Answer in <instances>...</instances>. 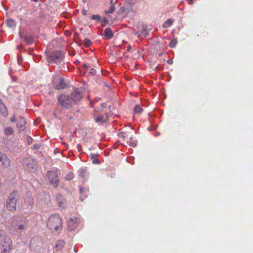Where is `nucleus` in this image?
Here are the masks:
<instances>
[{"label": "nucleus", "instance_id": "2", "mask_svg": "<svg viewBox=\"0 0 253 253\" xmlns=\"http://www.w3.org/2000/svg\"><path fill=\"white\" fill-rule=\"evenodd\" d=\"M18 198V194L16 191H13L9 194L6 202V208L8 211H16Z\"/></svg>", "mask_w": 253, "mask_h": 253}, {"label": "nucleus", "instance_id": "18", "mask_svg": "<svg viewBox=\"0 0 253 253\" xmlns=\"http://www.w3.org/2000/svg\"><path fill=\"white\" fill-rule=\"evenodd\" d=\"M6 23L7 26L11 28H14L16 25V22L12 18L7 19Z\"/></svg>", "mask_w": 253, "mask_h": 253}, {"label": "nucleus", "instance_id": "17", "mask_svg": "<svg viewBox=\"0 0 253 253\" xmlns=\"http://www.w3.org/2000/svg\"><path fill=\"white\" fill-rule=\"evenodd\" d=\"M143 111V108L139 104L135 105L133 109V113L134 114H140L142 113Z\"/></svg>", "mask_w": 253, "mask_h": 253}, {"label": "nucleus", "instance_id": "12", "mask_svg": "<svg viewBox=\"0 0 253 253\" xmlns=\"http://www.w3.org/2000/svg\"><path fill=\"white\" fill-rule=\"evenodd\" d=\"M78 225V219L77 218H71L68 221V226L71 230L77 227Z\"/></svg>", "mask_w": 253, "mask_h": 253}, {"label": "nucleus", "instance_id": "37", "mask_svg": "<svg viewBox=\"0 0 253 253\" xmlns=\"http://www.w3.org/2000/svg\"><path fill=\"white\" fill-rule=\"evenodd\" d=\"M29 204L31 206H32L34 204V201L32 198H30L29 199Z\"/></svg>", "mask_w": 253, "mask_h": 253}, {"label": "nucleus", "instance_id": "1", "mask_svg": "<svg viewBox=\"0 0 253 253\" xmlns=\"http://www.w3.org/2000/svg\"><path fill=\"white\" fill-rule=\"evenodd\" d=\"M48 228L53 233H59L62 228V220L58 214L51 215L46 222Z\"/></svg>", "mask_w": 253, "mask_h": 253}, {"label": "nucleus", "instance_id": "43", "mask_svg": "<svg viewBox=\"0 0 253 253\" xmlns=\"http://www.w3.org/2000/svg\"><path fill=\"white\" fill-rule=\"evenodd\" d=\"M32 138L31 137H29L28 138V142H29L30 141L32 140Z\"/></svg>", "mask_w": 253, "mask_h": 253}, {"label": "nucleus", "instance_id": "14", "mask_svg": "<svg viewBox=\"0 0 253 253\" xmlns=\"http://www.w3.org/2000/svg\"><path fill=\"white\" fill-rule=\"evenodd\" d=\"M107 114L106 113H104L103 114H99L98 116L95 119V122L97 123H103L107 121Z\"/></svg>", "mask_w": 253, "mask_h": 253}, {"label": "nucleus", "instance_id": "19", "mask_svg": "<svg viewBox=\"0 0 253 253\" xmlns=\"http://www.w3.org/2000/svg\"><path fill=\"white\" fill-rule=\"evenodd\" d=\"M65 245V242L63 240H58L55 245V248L57 250H60L62 249Z\"/></svg>", "mask_w": 253, "mask_h": 253}, {"label": "nucleus", "instance_id": "33", "mask_svg": "<svg viewBox=\"0 0 253 253\" xmlns=\"http://www.w3.org/2000/svg\"><path fill=\"white\" fill-rule=\"evenodd\" d=\"M40 147H41V145L37 143V144H35L33 146V148L34 150H38L40 149Z\"/></svg>", "mask_w": 253, "mask_h": 253}, {"label": "nucleus", "instance_id": "20", "mask_svg": "<svg viewBox=\"0 0 253 253\" xmlns=\"http://www.w3.org/2000/svg\"><path fill=\"white\" fill-rule=\"evenodd\" d=\"M4 134L6 135H11L13 132L14 130L12 127H6L4 129Z\"/></svg>", "mask_w": 253, "mask_h": 253}, {"label": "nucleus", "instance_id": "13", "mask_svg": "<svg viewBox=\"0 0 253 253\" xmlns=\"http://www.w3.org/2000/svg\"><path fill=\"white\" fill-rule=\"evenodd\" d=\"M26 121L23 118H20L18 121L17 127L20 131H23L26 129Z\"/></svg>", "mask_w": 253, "mask_h": 253}, {"label": "nucleus", "instance_id": "4", "mask_svg": "<svg viewBox=\"0 0 253 253\" xmlns=\"http://www.w3.org/2000/svg\"><path fill=\"white\" fill-rule=\"evenodd\" d=\"M57 100L61 106L65 108L69 109L72 107V101L68 95L61 94L58 96Z\"/></svg>", "mask_w": 253, "mask_h": 253}, {"label": "nucleus", "instance_id": "34", "mask_svg": "<svg viewBox=\"0 0 253 253\" xmlns=\"http://www.w3.org/2000/svg\"><path fill=\"white\" fill-rule=\"evenodd\" d=\"M92 163L94 164H99L100 163V161L96 158L92 159Z\"/></svg>", "mask_w": 253, "mask_h": 253}, {"label": "nucleus", "instance_id": "35", "mask_svg": "<svg viewBox=\"0 0 253 253\" xmlns=\"http://www.w3.org/2000/svg\"><path fill=\"white\" fill-rule=\"evenodd\" d=\"M90 156L91 159L92 160V159H94L95 157H97L98 156V154H95V153H91L90 154Z\"/></svg>", "mask_w": 253, "mask_h": 253}, {"label": "nucleus", "instance_id": "7", "mask_svg": "<svg viewBox=\"0 0 253 253\" xmlns=\"http://www.w3.org/2000/svg\"><path fill=\"white\" fill-rule=\"evenodd\" d=\"M47 176L51 184H53L55 187L57 186V183L59 182L58 179L57 173L54 171H49L47 173Z\"/></svg>", "mask_w": 253, "mask_h": 253}, {"label": "nucleus", "instance_id": "38", "mask_svg": "<svg viewBox=\"0 0 253 253\" xmlns=\"http://www.w3.org/2000/svg\"><path fill=\"white\" fill-rule=\"evenodd\" d=\"M15 121H16L15 117V116H13L12 117V118H11V119H10V122H14Z\"/></svg>", "mask_w": 253, "mask_h": 253}, {"label": "nucleus", "instance_id": "48", "mask_svg": "<svg viewBox=\"0 0 253 253\" xmlns=\"http://www.w3.org/2000/svg\"><path fill=\"white\" fill-rule=\"evenodd\" d=\"M34 1H37L38 0H33Z\"/></svg>", "mask_w": 253, "mask_h": 253}, {"label": "nucleus", "instance_id": "5", "mask_svg": "<svg viewBox=\"0 0 253 253\" xmlns=\"http://www.w3.org/2000/svg\"><path fill=\"white\" fill-rule=\"evenodd\" d=\"M0 245L2 247L13 246L12 240L10 238L7 236L5 232L2 230H0Z\"/></svg>", "mask_w": 253, "mask_h": 253}, {"label": "nucleus", "instance_id": "22", "mask_svg": "<svg viewBox=\"0 0 253 253\" xmlns=\"http://www.w3.org/2000/svg\"><path fill=\"white\" fill-rule=\"evenodd\" d=\"M173 23V21L171 19H168L163 24L164 28H168L171 26Z\"/></svg>", "mask_w": 253, "mask_h": 253}, {"label": "nucleus", "instance_id": "32", "mask_svg": "<svg viewBox=\"0 0 253 253\" xmlns=\"http://www.w3.org/2000/svg\"><path fill=\"white\" fill-rule=\"evenodd\" d=\"M88 74L90 76H94L96 74V71L94 68H91Z\"/></svg>", "mask_w": 253, "mask_h": 253}, {"label": "nucleus", "instance_id": "31", "mask_svg": "<svg viewBox=\"0 0 253 253\" xmlns=\"http://www.w3.org/2000/svg\"><path fill=\"white\" fill-rule=\"evenodd\" d=\"M83 66L84 68V72H86L88 68L90 67V65L88 63H84Z\"/></svg>", "mask_w": 253, "mask_h": 253}, {"label": "nucleus", "instance_id": "45", "mask_svg": "<svg viewBox=\"0 0 253 253\" xmlns=\"http://www.w3.org/2000/svg\"><path fill=\"white\" fill-rule=\"evenodd\" d=\"M86 0H83V2L84 3L86 2Z\"/></svg>", "mask_w": 253, "mask_h": 253}, {"label": "nucleus", "instance_id": "26", "mask_svg": "<svg viewBox=\"0 0 253 253\" xmlns=\"http://www.w3.org/2000/svg\"><path fill=\"white\" fill-rule=\"evenodd\" d=\"M3 249L0 253H9L10 251L13 249V246L2 247Z\"/></svg>", "mask_w": 253, "mask_h": 253}, {"label": "nucleus", "instance_id": "39", "mask_svg": "<svg viewBox=\"0 0 253 253\" xmlns=\"http://www.w3.org/2000/svg\"><path fill=\"white\" fill-rule=\"evenodd\" d=\"M187 1V2H188V3L189 4H193V0H186Z\"/></svg>", "mask_w": 253, "mask_h": 253}, {"label": "nucleus", "instance_id": "40", "mask_svg": "<svg viewBox=\"0 0 253 253\" xmlns=\"http://www.w3.org/2000/svg\"><path fill=\"white\" fill-rule=\"evenodd\" d=\"M130 145L131 146H132V147H135V146H136V144L134 142H132V143L130 144Z\"/></svg>", "mask_w": 253, "mask_h": 253}, {"label": "nucleus", "instance_id": "23", "mask_svg": "<svg viewBox=\"0 0 253 253\" xmlns=\"http://www.w3.org/2000/svg\"><path fill=\"white\" fill-rule=\"evenodd\" d=\"M115 6H114V4H112L111 5L109 9L108 10L105 11V14L107 15L109 14L113 13L115 12Z\"/></svg>", "mask_w": 253, "mask_h": 253}, {"label": "nucleus", "instance_id": "3", "mask_svg": "<svg viewBox=\"0 0 253 253\" xmlns=\"http://www.w3.org/2000/svg\"><path fill=\"white\" fill-rule=\"evenodd\" d=\"M28 223L25 217H19L13 221V225L15 231H23L26 229Z\"/></svg>", "mask_w": 253, "mask_h": 253}, {"label": "nucleus", "instance_id": "11", "mask_svg": "<svg viewBox=\"0 0 253 253\" xmlns=\"http://www.w3.org/2000/svg\"><path fill=\"white\" fill-rule=\"evenodd\" d=\"M82 98V93L78 89L74 90L71 94V100L73 101L77 102L80 100Z\"/></svg>", "mask_w": 253, "mask_h": 253}, {"label": "nucleus", "instance_id": "24", "mask_svg": "<svg viewBox=\"0 0 253 253\" xmlns=\"http://www.w3.org/2000/svg\"><path fill=\"white\" fill-rule=\"evenodd\" d=\"M24 40L28 44H31L34 42L32 36L29 35L25 36L24 37Z\"/></svg>", "mask_w": 253, "mask_h": 253}, {"label": "nucleus", "instance_id": "6", "mask_svg": "<svg viewBox=\"0 0 253 253\" xmlns=\"http://www.w3.org/2000/svg\"><path fill=\"white\" fill-rule=\"evenodd\" d=\"M24 163L29 170L34 171L37 168L36 162L32 158H28L24 159Z\"/></svg>", "mask_w": 253, "mask_h": 253}, {"label": "nucleus", "instance_id": "46", "mask_svg": "<svg viewBox=\"0 0 253 253\" xmlns=\"http://www.w3.org/2000/svg\"><path fill=\"white\" fill-rule=\"evenodd\" d=\"M19 36H20V38H22V37H21V33H20V32H19Z\"/></svg>", "mask_w": 253, "mask_h": 253}, {"label": "nucleus", "instance_id": "25", "mask_svg": "<svg viewBox=\"0 0 253 253\" xmlns=\"http://www.w3.org/2000/svg\"><path fill=\"white\" fill-rule=\"evenodd\" d=\"M92 44V42L89 39L85 38L83 41V44L85 47H89Z\"/></svg>", "mask_w": 253, "mask_h": 253}, {"label": "nucleus", "instance_id": "30", "mask_svg": "<svg viewBox=\"0 0 253 253\" xmlns=\"http://www.w3.org/2000/svg\"><path fill=\"white\" fill-rule=\"evenodd\" d=\"M74 178V174L73 173H69L67 174L65 178L66 180H72Z\"/></svg>", "mask_w": 253, "mask_h": 253}, {"label": "nucleus", "instance_id": "21", "mask_svg": "<svg viewBox=\"0 0 253 253\" xmlns=\"http://www.w3.org/2000/svg\"><path fill=\"white\" fill-rule=\"evenodd\" d=\"M0 111L4 117L7 115V109L2 103L0 104Z\"/></svg>", "mask_w": 253, "mask_h": 253}, {"label": "nucleus", "instance_id": "28", "mask_svg": "<svg viewBox=\"0 0 253 253\" xmlns=\"http://www.w3.org/2000/svg\"><path fill=\"white\" fill-rule=\"evenodd\" d=\"M90 18L92 20H96L98 22H100V21H101V17L99 15L96 14L91 15L90 16Z\"/></svg>", "mask_w": 253, "mask_h": 253}, {"label": "nucleus", "instance_id": "8", "mask_svg": "<svg viewBox=\"0 0 253 253\" xmlns=\"http://www.w3.org/2000/svg\"><path fill=\"white\" fill-rule=\"evenodd\" d=\"M49 58L50 59L52 60L54 62L59 63L62 60L63 56L62 53L61 51H56L52 52Z\"/></svg>", "mask_w": 253, "mask_h": 253}, {"label": "nucleus", "instance_id": "44", "mask_svg": "<svg viewBox=\"0 0 253 253\" xmlns=\"http://www.w3.org/2000/svg\"><path fill=\"white\" fill-rule=\"evenodd\" d=\"M110 3H111V4H114L113 0H110Z\"/></svg>", "mask_w": 253, "mask_h": 253}, {"label": "nucleus", "instance_id": "29", "mask_svg": "<svg viewBox=\"0 0 253 253\" xmlns=\"http://www.w3.org/2000/svg\"><path fill=\"white\" fill-rule=\"evenodd\" d=\"M177 44V40L176 39L172 40L169 43V46L171 48L174 47Z\"/></svg>", "mask_w": 253, "mask_h": 253}, {"label": "nucleus", "instance_id": "42", "mask_svg": "<svg viewBox=\"0 0 253 253\" xmlns=\"http://www.w3.org/2000/svg\"><path fill=\"white\" fill-rule=\"evenodd\" d=\"M167 63L169 64H171L172 63V61L171 60H168L167 61Z\"/></svg>", "mask_w": 253, "mask_h": 253}, {"label": "nucleus", "instance_id": "15", "mask_svg": "<svg viewBox=\"0 0 253 253\" xmlns=\"http://www.w3.org/2000/svg\"><path fill=\"white\" fill-rule=\"evenodd\" d=\"M103 35L105 37L107 40H110L113 37L114 34L110 28H107L105 29Z\"/></svg>", "mask_w": 253, "mask_h": 253}, {"label": "nucleus", "instance_id": "10", "mask_svg": "<svg viewBox=\"0 0 253 253\" xmlns=\"http://www.w3.org/2000/svg\"><path fill=\"white\" fill-rule=\"evenodd\" d=\"M0 162L4 168H7L10 165V160L5 154L1 152H0Z\"/></svg>", "mask_w": 253, "mask_h": 253}, {"label": "nucleus", "instance_id": "27", "mask_svg": "<svg viewBox=\"0 0 253 253\" xmlns=\"http://www.w3.org/2000/svg\"><path fill=\"white\" fill-rule=\"evenodd\" d=\"M100 23L103 27H105L106 25L108 24L109 21L106 17H104L102 19H101Z\"/></svg>", "mask_w": 253, "mask_h": 253}, {"label": "nucleus", "instance_id": "47", "mask_svg": "<svg viewBox=\"0 0 253 253\" xmlns=\"http://www.w3.org/2000/svg\"><path fill=\"white\" fill-rule=\"evenodd\" d=\"M45 195H46V196H47V197H48V198H49V196L48 195L46 194Z\"/></svg>", "mask_w": 253, "mask_h": 253}, {"label": "nucleus", "instance_id": "16", "mask_svg": "<svg viewBox=\"0 0 253 253\" xmlns=\"http://www.w3.org/2000/svg\"><path fill=\"white\" fill-rule=\"evenodd\" d=\"M57 201L58 202V206L60 208L62 209H64L65 208V202L63 197L61 195H57Z\"/></svg>", "mask_w": 253, "mask_h": 253}, {"label": "nucleus", "instance_id": "9", "mask_svg": "<svg viewBox=\"0 0 253 253\" xmlns=\"http://www.w3.org/2000/svg\"><path fill=\"white\" fill-rule=\"evenodd\" d=\"M53 85L54 88L55 89H63L66 86V83L61 78L54 80Z\"/></svg>", "mask_w": 253, "mask_h": 253}, {"label": "nucleus", "instance_id": "36", "mask_svg": "<svg viewBox=\"0 0 253 253\" xmlns=\"http://www.w3.org/2000/svg\"><path fill=\"white\" fill-rule=\"evenodd\" d=\"M81 12L83 15H86L87 11L85 9H83L81 11Z\"/></svg>", "mask_w": 253, "mask_h": 253}, {"label": "nucleus", "instance_id": "41", "mask_svg": "<svg viewBox=\"0 0 253 253\" xmlns=\"http://www.w3.org/2000/svg\"><path fill=\"white\" fill-rule=\"evenodd\" d=\"M131 48V46L130 45H128L127 47V50L128 51Z\"/></svg>", "mask_w": 253, "mask_h": 253}]
</instances>
